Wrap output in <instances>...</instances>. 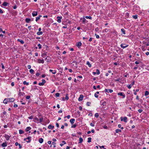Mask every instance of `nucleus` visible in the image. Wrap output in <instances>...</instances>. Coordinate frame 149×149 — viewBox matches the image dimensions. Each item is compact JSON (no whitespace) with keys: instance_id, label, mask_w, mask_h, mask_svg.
<instances>
[{"instance_id":"obj_1","label":"nucleus","mask_w":149,"mask_h":149,"mask_svg":"<svg viewBox=\"0 0 149 149\" xmlns=\"http://www.w3.org/2000/svg\"><path fill=\"white\" fill-rule=\"evenodd\" d=\"M24 141H26L27 143H29L31 141V137L29 136L24 139Z\"/></svg>"},{"instance_id":"obj_2","label":"nucleus","mask_w":149,"mask_h":149,"mask_svg":"<svg viewBox=\"0 0 149 149\" xmlns=\"http://www.w3.org/2000/svg\"><path fill=\"white\" fill-rule=\"evenodd\" d=\"M121 121H124V122L126 123L127 121V118L126 117H124L123 118V117H121L120 118Z\"/></svg>"},{"instance_id":"obj_3","label":"nucleus","mask_w":149,"mask_h":149,"mask_svg":"<svg viewBox=\"0 0 149 149\" xmlns=\"http://www.w3.org/2000/svg\"><path fill=\"white\" fill-rule=\"evenodd\" d=\"M120 46L122 48L124 49L127 47L128 46V45H127L125 44H122Z\"/></svg>"},{"instance_id":"obj_4","label":"nucleus","mask_w":149,"mask_h":149,"mask_svg":"<svg viewBox=\"0 0 149 149\" xmlns=\"http://www.w3.org/2000/svg\"><path fill=\"white\" fill-rule=\"evenodd\" d=\"M118 95H120L123 97V98H125V96L124 93L120 92L118 93Z\"/></svg>"},{"instance_id":"obj_5","label":"nucleus","mask_w":149,"mask_h":149,"mask_svg":"<svg viewBox=\"0 0 149 149\" xmlns=\"http://www.w3.org/2000/svg\"><path fill=\"white\" fill-rule=\"evenodd\" d=\"M46 81L44 79H42V82L39 83L38 84V85L39 86H43L44 84L45 83Z\"/></svg>"},{"instance_id":"obj_6","label":"nucleus","mask_w":149,"mask_h":149,"mask_svg":"<svg viewBox=\"0 0 149 149\" xmlns=\"http://www.w3.org/2000/svg\"><path fill=\"white\" fill-rule=\"evenodd\" d=\"M4 136L7 141L9 139L10 137V136H9L6 134H4Z\"/></svg>"},{"instance_id":"obj_7","label":"nucleus","mask_w":149,"mask_h":149,"mask_svg":"<svg viewBox=\"0 0 149 149\" xmlns=\"http://www.w3.org/2000/svg\"><path fill=\"white\" fill-rule=\"evenodd\" d=\"M32 15L33 17H35L38 15L37 11H33L32 13Z\"/></svg>"},{"instance_id":"obj_8","label":"nucleus","mask_w":149,"mask_h":149,"mask_svg":"<svg viewBox=\"0 0 149 149\" xmlns=\"http://www.w3.org/2000/svg\"><path fill=\"white\" fill-rule=\"evenodd\" d=\"M57 22L58 23H60L61 22V19L62 18V17L61 16H58L57 17Z\"/></svg>"},{"instance_id":"obj_9","label":"nucleus","mask_w":149,"mask_h":149,"mask_svg":"<svg viewBox=\"0 0 149 149\" xmlns=\"http://www.w3.org/2000/svg\"><path fill=\"white\" fill-rule=\"evenodd\" d=\"M83 99V96L81 94L80 95L78 99L79 101H81Z\"/></svg>"},{"instance_id":"obj_10","label":"nucleus","mask_w":149,"mask_h":149,"mask_svg":"<svg viewBox=\"0 0 149 149\" xmlns=\"http://www.w3.org/2000/svg\"><path fill=\"white\" fill-rule=\"evenodd\" d=\"M9 101L10 102H13L15 100V99L13 98H8Z\"/></svg>"},{"instance_id":"obj_11","label":"nucleus","mask_w":149,"mask_h":149,"mask_svg":"<svg viewBox=\"0 0 149 149\" xmlns=\"http://www.w3.org/2000/svg\"><path fill=\"white\" fill-rule=\"evenodd\" d=\"M9 101V100H8V98L5 99L3 101V103L4 104H6L7 103V102Z\"/></svg>"},{"instance_id":"obj_12","label":"nucleus","mask_w":149,"mask_h":149,"mask_svg":"<svg viewBox=\"0 0 149 149\" xmlns=\"http://www.w3.org/2000/svg\"><path fill=\"white\" fill-rule=\"evenodd\" d=\"M2 147H6L7 146V143L6 142L3 143L1 145Z\"/></svg>"},{"instance_id":"obj_13","label":"nucleus","mask_w":149,"mask_h":149,"mask_svg":"<svg viewBox=\"0 0 149 149\" xmlns=\"http://www.w3.org/2000/svg\"><path fill=\"white\" fill-rule=\"evenodd\" d=\"M33 121L34 122L38 123V122L39 121V119L37 117H35L34 120Z\"/></svg>"},{"instance_id":"obj_14","label":"nucleus","mask_w":149,"mask_h":149,"mask_svg":"<svg viewBox=\"0 0 149 149\" xmlns=\"http://www.w3.org/2000/svg\"><path fill=\"white\" fill-rule=\"evenodd\" d=\"M81 45V43L80 42H78L76 46L78 47L79 48Z\"/></svg>"},{"instance_id":"obj_15","label":"nucleus","mask_w":149,"mask_h":149,"mask_svg":"<svg viewBox=\"0 0 149 149\" xmlns=\"http://www.w3.org/2000/svg\"><path fill=\"white\" fill-rule=\"evenodd\" d=\"M75 120L74 118H72L70 120V122L72 124L74 122Z\"/></svg>"},{"instance_id":"obj_16","label":"nucleus","mask_w":149,"mask_h":149,"mask_svg":"<svg viewBox=\"0 0 149 149\" xmlns=\"http://www.w3.org/2000/svg\"><path fill=\"white\" fill-rule=\"evenodd\" d=\"M17 40L18 42H20L22 44H23L24 43V41L22 39H17Z\"/></svg>"},{"instance_id":"obj_17","label":"nucleus","mask_w":149,"mask_h":149,"mask_svg":"<svg viewBox=\"0 0 149 149\" xmlns=\"http://www.w3.org/2000/svg\"><path fill=\"white\" fill-rule=\"evenodd\" d=\"M50 72H52L53 74H54L56 73V71L55 70H52L50 69L49 70Z\"/></svg>"},{"instance_id":"obj_18","label":"nucleus","mask_w":149,"mask_h":149,"mask_svg":"<svg viewBox=\"0 0 149 149\" xmlns=\"http://www.w3.org/2000/svg\"><path fill=\"white\" fill-rule=\"evenodd\" d=\"M54 127V126H52V125H49L48 127V128L49 129H51V130H52Z\"/></svg>"},{"instance_id":"obj_19","label":"nucleus","mask_w":149,"mask_h":149,"mask_svg":"<svg viewBox=\"0 0 149 149\" xmlns=\"http://www.w3.org/2000/svg\"><path fill=\"white\" fill-rule=\"evenodd\" d=\"M106 102H102L101 104V105L102 106V107L103 108V107L104 106H105L106 105Z\"/></svg>"},{"instance_id":"obj_20","label":"nucleus","mask_w":149,"mask_h":149,"mask_svg":"<svg viewBox=\"0 0 149 149\" xmlns=\"http://www.w3.org/2000/svg\"><path fill=\"white\" fill-rule=\"evenodd\" d=\"M23 30L24 31V33H28V30L26 28H24Z\"/></svg>"},{"instance_id":"obj_21","label":"nucleus","mask_w":149,"mask_h":149,"mask_svg":"<svg viewBox=\"0 0 149 149\" xmlns=\"http://www.w3.org/2000/svg\"><path fill=\"white\" fill-rule=\"evenodd\" d=\"M43 141V139L42 138H40L39 140V142L40 143H42Z\"/></svg>"},{"instance_id":"obj_22","label":"nucleus","mask_w":149,"mask_h":149,"mask_svg":"<svg viewBox=\"0 0 149 149\" xmlns=\"http://www.w3.org/2000/svg\"><path fill=\"white\" fill-rule=\"evenodd\" d=\"M30 21H31V19L29 18H26L25 19V21H26V22L27 23H29Z\"/></svg>"},{"instance_id":"obj_23","label":"nucleus","mask_w":149,"mask_h":149,"mask_svg":"<svg viewBox=\"0 0 149 149\" xmlns=\"http://www.w3.org/2000/svg\"><path fill=\"white\" fill-rule=\"evenodd\" d=\"M43 117H41L39 119V121L40 123H41L43 121Z\"/></svg>"},{"instance_id":"obj_24","label":"nucleus","mask_w":149,"mask_h":149,"mask_svg":"<svg viewBox=\"0 0 149 149\" xmlns=\"http://www.w3.org/2000/svg\"><path fill=\"white\" fill-rule=\"evenodd\" d=\"M79 143H82L83 141V139L81 137H80L79 138Z\"/></svg>"},{"instance_id":"obj_25","label":"nucleus","mask_w":149,"mask_h":149,"mask_svg":"<svg viewBox=\"0 0 149 149\" xmlns=\"http://www.w3.org/2000/svg\"><path fill=\"white\" fill-rule=\"evenodd\" d=\"M82 22L83 23H85L86 22H87L88 21L84 17H83V18Z\"/></svg>"},{"instance_id":"obj_26","label":"nucleus","mask_w":149,"mask_h":149,"mask_svg":"<svg viewBox=\"0 0 149 149\" xmlns=\"http://www.w3.org/2000/svg\"><path fill=\"white\" fill-rule=\"evenodd\" d=\"M31 129V128L30 127H27L25 130L26 132H28Z\"/></svg>"},{"instance_id":"obj_27","label":"nucleus","mask_w":149,"mask_h":149,"mask_svg":"<svg viewBox=\"0 0 149 149\" xmlns=\"http://www.w3.org/2000/svg\"><path fill=\"white\" fill-rule=\"evenodd\" d=\"M8 4V3L6 2H4L2 5L3 6H7V5Z\"/></svg>"},{"instance_id":"obj_28","label":"nucleus","mask_w":149,"mask_h":149,"mask_svg":"<svg viewBox=\"0 0 149 149\" xmlns=\"http://www.w3.org/2000/svg\"><path fill=\"white\" fill-rule=\"evenodd\" d=\"M38 61L39 63H41L43 64L44 63V61L43 59L41 60V59H38Z\"/></svg>"},{"instance_id":"obj_29","label":"nucleus","mask_w":149,"mask_h":149,"mask_svg":"<svg viewBox=\"0 0 149 149\" xmlns=\"http://www.w3.org/2000/svg\"><path fill=\"white\" fill-rule=\"evenodd\" d=\"M149 94V92L148 91H146L145 92V93L144 94V95L145 96H146L148 95Z\"/></svg>"},{"instance_id":"obj_30","label":"nucleus","mask_w":149,"mask_h":149,"mask_svg":"<svg viewBox=\"0 0 149 149\" xmlns=\"http://www.w3.org/2000/svg\"><path fill=\"white\" fill-rule=\"evenodd\" d=\"M121 31L123 34L124 35L125 34V30L124 29H121Z\"/></svg>"},{"instance_id":"obj_31","label":"nucleus","mask_w":149,"mask_h":149,"mask_svg":"<svg viewBox=\"0 0 149 149\" xmlns=\"http://www.w3.org/2000/svg\"><path fill=\"white\" fill-rule=\"evenodd\" d=\"M115 131L116 133H118L119 132H121V130L117 129L115 130Z\"/></svg>"},{"instance_id":"obj_32","label":"nucleus","mask_w":149,"mask_h":149,"mask_svg":"<svg viewBox=\"0 0 149 149\" xmlns=\"http://www.w3.org/2000/svg\"><path fill=\"white\" fill-rule=\"evenodd\" d=\"M43 34V32L42 31L38 32L37 33V34L38 35H42Z\"/></svg>"},{"instance_id":"obj_33","label":"nucleus","mask_w":149,"mask_h":149,"mask_svg":"<svg viewBox=\"0 0 149 149\" xmlns=\"http://www.w3.org/2000/svg\"><path fill=\"white\" fill-rule=\"evenodd\" d=\"M23 84L24 85H28L29 84V82H27L26 81H24L23 82Z\"/></svg>"},{"instance_id":"obj_34","label":"nucleus","mask_w":149,"mask_h":149,"mask_svg":"<svg viewBox=\"0 0 149 149\" xmlns=\"http://www.w3.org/2000/svg\"><path fill=\"white\" fill-rule=\"evenodd\" d=\"M18 95L19 96H24L25 95V93L24 92L21 93L20 94H18Z\"/></svg>"},{"instance_id":"obj_35","label":"nucleus","mask_w":149,"mask_h":149,"mask_svg":"<svg viewBox=\"0 0 149 149\" xmlns=\"http://www.w3.org/2000/svg\"><path fill=\"white\" fill-rule=\"evenodd\" d=\"M34 72V70L32 69H31L29 70V72L31 74H33Z\"/></svg>"},{"instance_id":"obj_36","label":"nucleus","mask_w":149,"mask_h":149,"mask_svg":"<svg viewBox=\"0 0 149 149\" xmlns=\"http://www.w3.org/2000/svg\"><path fill=\"white\" fill-rule=\"evenodd\" d=\"M86 64L88 65L89 67H91V64L90 63L89 61L87 62Z\"/></svg>"},{"instance_id":"obj_37","label":"nucleus","mask_w":149,"mask_h":149,"mask_svg":"<svg viewBox=\"0 0 149 149\" xmlns=\"http://www.w3.org/2000/svg\"><path fill=\"white\" fill-rule=\"evenodd\" d=\"M85 18L87 19H92V17L90 16H86L85 17Z\"/></svg>"},{"instance_id":"obj_38","label":"nucleus","mask_w":149,"mask_h":149,"mask_svg":"<svg viewBox=\"0 0 149 149\" xmlns=\"http://www.w3.org/2000/svg\"><path fill=\"white\" fill-rule=\"evenodd\" d=\"M94 116H95L96 118H97L99 116V114H98V113H96L95 114V115H94Z\"/></svg>"},{"instance_id":"obj_39","label":"nucleus","mask_w":149,"mask_h":149,"mask_svg":"<svg viewBox=\"0 0 149 149\" xmlns=\"http://www.w3.org/2000/svg\"><path fill=\"white\" fill-rule=\"evenodd\" d=\"M19 134H22L24 132L22 130H19Z\"/></svg>"},{"instance_id":"obj_40","label":"nucleus","mask_w":149,"mask_h":149,"mask_svg":"<svg viewBox=\"0 0 149 149\" xmlns=\"http://www.w3.org/2000/svg\"><path fill=\"white\" fill-rule=\"evenodd\" d=\"M135 19H136L138 18V15H135L132 16Z\"/></svg>"},{"instance_id":"obj_41","label":"nucleus","mask_w":149,"mask_h":149,"mask_svg":"<svg viewBox=\"0 0 149 149\" xmlns=\"http://www.w3.org/2000/svg\"><path fill=\"white\" fill-rule=\"evenodd\" d=\"M96 74L98 75L99 74H100V71L98 69H97L96 70Z\"/></svg>"},{"instance_id":"obj_42","label":"nucleus","mask_w":149,"mask_h":149,"mask_svg":"<svg viewBox=\"0 0 149 149\" xmlns=\"http://www.w3.org/2000/svg\"><path fill=\"white\" fill-rule=\"evenodd\" d=\"M132 85L131 84H128L127 85V87L129 89H130L132 87Z\"/></svg>"},{"instance_id":"obj_43","label":"nucleus","mask_w":149,"mask_h":149,"mask_svg":"<svg viewBox=\"0 0 149 149\" xmlns=\"http://www.w3.org/2000/svg\"><path fill=\"white\" fill-rule=\"evenodd\" d=\"M88 143H90L91 142V137H89L88 139Z\"/></svg>"},{"instance_id":"obj_44","label":"nucleus","mask_w":149,"mask_h":149,"mask_svg":"<svg viewBox=\"0 0 149 149\" xmlns=\"http://www.w3.org/2000/svg\"><path fill=\"white\" fill-rule=\"evenodd\" d=\"M60 94L59 93H56L55 94V96L56 97H58L59 96Z\"/></svg>"},{"instance_id":"obj_45","label":"nucleus","mask_w":149,"mask_h":149,"mask_svg":"<svg viewBox=\"0 0 149 149\" xmlns=\"http://www.w3.org/2000/svg\"><path fill=\"white\" fill-rule=\"evenodd\" d=\"M38 46L39 47V49H40L42 47V45L40 44L38 45Z\"/></svg>"},{"instance_id":"obj_46","label":"nucleus","mask_w":149,"mask_h":149,"mask_svg":"<svg viewBox=\"0 0 149 149\" xmlns=\"http://www.w3.org/2000/svg\"><path fill=\"white\" fill-rule=\"evenodd\" d=\"M91 104V102H87L86 103V105L87 106H90Z\"/></svg>"},{"instance_id":"obj_47","label":"nucleus","mask_w":149,"mask_h":149,"mask_svg":"<svg viewBox=\"0 0 149 149\" xmlns=\"http://www.w3.org/2000/svg\"><path fill=\"white\" fill-rule=\"evenodd\" d=\"M40 19V17H37L36 18V21L37 22L38 21V20Z\"/></svg>"},{"instance_id":"obj_48","label":"nucleus","mask_w":149,"mask_h":149,"mask_svg":"<svg viewBox=\"0 0 149 149\" xmlns=\"http://www.w3.org/2000/svg\"><path fill=\"white\" fill-rule=\"evenodd\" d=\"M95 36H96L97 38L98 39L100 38V36L99 35H97L96 34H95Z\"/></svg>"},{"instance_id":"obj_49","label":"nucleus","mask_w":149,"mask_h":149,"mask_svg":"<svg viewBox=\"0 0 149 149\" xmlns=\"http://www.w3.org/2000/svg\"><path fill=\"white\" fill-rule=\"evenodd\" d=\"M30 98V96L29 95H27L26 96V99H29Z\"/></svg>"},{"instance_id":"obj_50","label":"nucleus","mask_w":149,"mask_h":149,"mask_svg":"<svg viewBox=\"0 0 149 149\" xmlns=\"http://www.w3.org/2000/svg\"><path fill=\"white\" fill-rule=\"evenodd\" d=\"M40 74L38 72H36V76L37 77L39 76V75H40Z\"/></svg>"},{"instance_id":"obj_51","label":"nucleus","mask_w":149,"mask_h":149,"mask_svg":"<svg viewBox=\"0 0 149 149\" xmlns=\"http://www.w3.org/2000/svg\"><path fill=\"white\" fill-rule=\"evenodd\" d=\"M52 144L54 145V147L55 148L56 147V143L55 142H53Z\"/></svg>"},{"instance_id":"obj_52","label":"nucleus","mask_w":149,"mask_h":149,"mask_svg":"<svg viewBox=\"0 0 149 149\" xmlns=\"http://www.w3.org/2000/svg\"><path fill=\"white\" fill-rule=\"evenodd\" d=\"M65 99L66 100H68L69 99L68 97V94H67L66 95L65 97Z\"/></svg>"},{"instance_id":"obj_53","label":"nucleus","mask_w":149,"mask_h":149,"mask_svg":"<svg viewBox=\"0 0 149 149\" xmlns=\"http://www.w3.org/2000/svg\"><path fill=\"white\" fill-rule=\"evenodd\" d=\"M138 111L140 113H141L143 111V110L141 109H139L138 110Z\"/></svg>"},{"instance_id":"obj_54","label":"nucleus","mask_w":149,"mask_h":149,"mask_svg":"<svg viewBox=\"0 0 149 149\" xmlns=\"http://www.w3.org/2000/svg\"><path fill=\"white\" fill-rule=\"evenodd\" d=\"M103 127L105 129H107V128H108V127H107V126H106V125H104L103 126Z\"/></svg>"},{"instance_id":"obj_55","label":"nucleus","mask_w":149,"mask_h":149,"mask_svg":"<svg viewBox=\"0 0 149 149\" xmlns=\"http://www.w3.org/2000/svg\"><path fill=\"white\" fill-rule=\"evenodd\" d=\"M1 65H2V69H4L5 68L3 64V63H1Z\"/></svg>"},{"instance_id":"obj_56","label":"nucleus","mask_w":149,"mask_h":149,"mask_svg":"<svg viewBox=\"0 0 149 149\" xmlns=\"http://www.w3.org/2000/svg\"><path fill=\"white\" fill-rule=\"evenodd\" d=\"M66 117L68 119H69L70 117V115H68L67 116L65 117L64 118H65Z\"/></svg>"},{"instance_id":"obj_57","label":"nucleus","mask_w":149,"mask_h":149,"mask_svg":"<svg viewBox=\"0 0 149 149\" xmlns=\"http://www.w3.org/2000/svg\"><path fill=\"white\" fill-rule=\"evenodd\" d=\"M76 127V124H74L73 125H72L71 127L72 128H75Z\"/></svg>"},{"instance_id":"obj_58","label":"nucleus","mask_w":149,"mask_h":149,"mask_svg":"<svg viewBox=\"0 0 149 149\" xmlns=\"http://www.w3.org/2000/svg\"><path fill=\"white\" fill-rule=\"evenodd\" d=\"M120 78H118L117 79H116L115 80V81H119L120 80Z\"/></svg>"},{"instance_id":"obj_59","label":"nucleus","mask_w":149,"mask_h":149,"mask_svg":"<svg viewBox=\"0 0 149 149\" xmlns=\"http://www.w3.org/2000/svg\"><path fill=\"white\" fill-rule=\"evenodd\" d=\"M138 65H136V67H134V70H136L137 68H138Z\"/></svg>"},{"instance_id":"obj_60","label":"nucleus","mask_w":149,"mask_h":149,"mask_svg":"<svg viewBox=\"0 0 149 149\" xmlns=\"http://www.w3.org/2000/svg\"><path fill=\"white\" fill-rule=\"evenodd\" d=\"M28 118L29 119H32L33 118V116H31L28 117Z\"/></svg>"},{"instance_id":"obj_61","label":"nucleus","mask_w":149,"mask_h":149,"mask_svg":"<svg viewBox=\"0 0 149 149\" xmlns=\"http://www.w3.org/2000/svg\"><path fill=\"white\" fill-rule=\"evenodd\" d=\"M90 125L91 126H92V127H94V125L92 123H90Z\"/></svg>"},{"instance_id":"obj_62","label":"nucleus","mask_w":149,"mask_h":149,"mask_svg":"<svg viewBox=\"0 0 149 149\" xmlns=\"http://www.w3.org/2000/svg\"><path fill=\"white\" fill-rule=\"evenodd\" d=\"M94 96L96 98H98V95H97V94H95V93Z\"/></svg>"},{"instance_id":"obj_63","label":"nucleus","mask_w":149,"mask_h":149,"mask_svg":"<svg viewBox=\"0 0 149 149\" xmlns=\"http://www.w3.org/2000/svg\"><path fill=\"white\" fill-rule=\"evenodd\" d=\"M109 91L110 93H111L113 92V90L111 89H109Z\"/></svg>"},{"instance_id":"obj_64","label":"nucleus","mask_w":149,"mask_h":149,"mask_svg":"<svg viewBox=\"0 0 149 149\" xmlns=\"http://www.w3.org/2000/svg\"><path fill=\"white\" fill-rule=\"evenodd\" d=\"M3 13V11L1 9H0V13L2 14Z\"/></svg>"}]
</instances>
